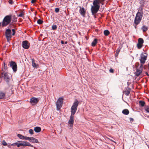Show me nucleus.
<instances>
[{"label":"nucleus","instance_id":"nucleus-24","mask_svg":"<svg viewBox=\"0 0 149 149\" xmlns=\"http://www.w3.org/2000/svg\"><path fill=\"white\" fill-rule=\"evenodd\" d=\"M34 130L36 132H40L41 129L40 127H36L34 128Z\"/></svg>","mask_w":149,"mask_h":149},{"label":"nucleus","instance_id":"nucleus-50","mask_svg":"<svg viewBox=\"0 0 149 149\" xmlns=\"http://www.w3.org/2000/svg\"><path fill=\"white\" fill-rule=\"evenodd\" d=\"M104 0H102V1H104Z\"/></svg>","mask_w":149,"mask_h":149},{"label":"nucleus","instance_id":"nucleus-15","mask_svg":"<svg viewBox=\"0 0 149 149\" xmlns=\"http://www.w3.org/2000/svg\"><path fill=\"white\" fill-rule=\"evenodd\" d=\"M80 8L79 10V12L80 13L81 15L83 17H85V14L86 12V10L83 7L81 8V7H80Z\"/></svg>","mask_w":149,"mask_h":149},{"label":"nucleus","instance_id":"nucleus-45","mask_svg":"<svg viewBox=\"0 0 149 149\" xmlns=\"http://www.w3.org/2000/svg\"><path fill=\"white\" fill-rule=\"evenodd\" d=\"M137 26V25H136V24H135V26H134V27H135V28L136 29V26Z\"/></svg>","mask_w":149,"mask_h":149},{"label":"nucleus","instance_id":"nucleus-46","mask_svg":"<svg viewBox=\"0 0 149 149\" xmlns=\"http://www.w3.org/2000/svg\"><path fill=\"white\" fill-rule=\"evenodd\" d=\"M65 44H67V41L65 42Z\"/></svg>","mask_w":149,"mask_h":149},{"label":"nucleus","instance_id":"nucleus-36","mask_svg":"<svg viewBox=\"0 0 149 149\" xmlns=\"http://www.w3.org/2000/svg\"><path fill=\"white\" fill-rule=\"evenodd\" d=\"M109 72L111 73H113L114 72L113 70V69L111 68L109 70Z\"/></svg>","mask_w":149,"mask_h":149},{"label":"nucleus","instance_id":"nucleus-20","mask_svg":"<svg viewBox=\"0 0 149 149\" xmlns=\"http://www.w3.org/2000/svg\"><path fill=\"white\" fill-rule=\"evenodd\" d=\"M31 60H32V63L33 67L34 68L38 67V65L36 64L35 60L33 58L31 59Z\"/></svg>","mask_w":149,"mask_h":149},{"label":"nucleus","instance_id":"nucleus-14","mask_svg":"<svg viewBox=\"0 0 149 149\" xmlns=\"http://www.w3.org/2000/svg\"><path fill=\"white\" fill-rule=\"evenodd\" d=\"M74 121V115H71L70 117V119L68 121V123L70 124L71 127L73 126Z\"/></svg>","mask_w":149,"mask_h":149},{"label":"nucleus","instance_id":"nucleus-8","mask_svg":"<svg viewBox=\"0 0 149 149\" xmlns=\"http://www.w3.org/2000/svg\"><path fill=\"white\" fill-rule=\"evenodd\" d=\"M147 56V55L146 53H144L141 54V58L140 60L141 63L142 64H143L145 63Z\"/></svg>","mask_w":149,"mask_h":149},{"label":"nucleus","instance_id":"nucleus-4","mask_svg":"<svg viewBox=\"0 0 149 149\" xmlns=\"http://www.w3.org/2000/svg\"><path fill=\"white\" fill-rule=\"evenodd\" d=\"M79 103V102L77 100L74 102L71 108V115H74L77 111Z\"/></svg>","mask_w":149,"mask_h":149},{"label":"nucleus","instance_id":"nucleus-13","mask_svg":"<svg viewBox=\"0 0 149 149\" xmlns=\"http://www.w3.org/2000/svg\"><path fill=\"white\" fill-rule=\"evenodd\" d=\"M30 142L32 143H39L38 140L34 137H27V139Z\"/></svg>","mask_w":149,"mask_h":149},{"label":"nucleus","instance_id":"nucleus-16","mask_svg":"<svg viewBox=\"0 0 149 149\" xmlns=\"http://www.w3.org/2000/svg\"><path fill=\"white\" fill-rule=\"evenodd\" d=\"M2 75L4 78V80L7 83L9 81V77L8 74L6 73H5L4 74H2Z\"/></svg>","mask_w":149,"mask_h":149},{"label":"nucleus","instance_id":"nucleus-48","mask_svg":"<svg viewBox=\"0 0 149 149\" xmlns=\"http://www.w3.org/2000/svg\"><path fill=\"white\" fill-rule=\"evenodd\" d=\"M1 23H0V26H1Z\"/></svg>","mask_w":149,"mask_h":149},{"label":"nucleus","instance_id":"nucleus-34","mask_svg":"<svg viewBox=\"0 0 149 149\" xmlns=\"http://www.w3.org/2000/svg\"><path fill=\"white\" fill-rule=\"evenodd\" d=\"M55 11L56 13H57L59 12V9L58 8H56Z\"/></svg>","mask_w":149,"mask_h":149},{"label":"nucleus","instance_id":"nucleus-5","mask_svg":"<svg viewBox=\"0 0 149 149\" xmlns=\"http://www.w3.org/2000/svg\"><path fill=\"white\" fill-rule=\"evenodd\" d=\"M17 146L18 147H20V146H28L33 147V146L31 145L29 143L24 141H18Z\"/></svg>","mask_w":149,"mask_h":149},{"label":"nucleus","instance_id":"nucleus-47","mask_svg":"<svg viewBox=\"0 0 149 149\" xmlns=\"http://www.w3.org/2000/svg\"><path fill=\"white\" fill-rule=\"evenodd\" d=\"M111 141L113 142H114L115 143H116V142L114 141H112V140H111Z\"/></svg>","mask_w":149,"mask_h":149},{"label":"nucleus","instance_id":"nucleus-33","mask_svg":"<svg viewBox=\"0 0 149 149\" xmlns=\"http://www.w3.org/2000/svg\"><path fill=\"white\" fill-rule=\"evenodd\" d=\"M29 132L31 134H33V131L31 129H30L29 130Z\"/></svg>","mask_w":149,"mask_h":149},{"label":"nucleus","instance_id":"nucleus-29","mask_svg":"<svg viewBox=\"0 0 149 149\" xmlns=\"http://www.w3.org/2000/svg\"><path fill=\"white\" fill-rule=\"evenodd\" d=\"M140 12V13H142V15H143V8L141 6H140L139 8L138 12Z\"/></svg>","mask_w":149,"mask_h":149},{"label":"nucleus","instance_id":"nucleus-18","mask_svg":"<svg viewBox=\"0 0 149 149\" xmlns=\"http://www.w3.org/2000/svg\"><path fill=\"white\" fill-rule=\"evenodd\" d=\"M17 136L20 139H22V140H27V136H25L21 134H18L17 135Z\"/></svg>","mask_w":149,"mask_h":149},{"label":"nucleus","instance_id":"nucleus-9","mask_svg":"<svg viewBox=\"0 0 149 149\" xmlns=\"http://www.w3.org/2000/svg\"><path fill=\"white\" fill-rule=\"evenodd\" d=\"M10 67L12 68L13 71L16 72L17 70V66L16 63L15 62L11 61L10 62Z\"/></svg>","mask_w":149,"mask_h":149},{"label":"nucleus","instance_id":"nucleus-35","mask_svg":"<svg viewBox=\"0 0 149 149\" xmlns=\"http://www.w3.org/2000/svg\"><path fill=\"white\" fill-rule=\"evenodd\" d=\"M12 31L13 32L12 35L13 36H14L15 35V30L14 29H12Z\"/></svg>","mask_w":149,"mask_h":149},{"label":"nucleus","instance_id":"nucleus-44","mask_svg":"<svg viewBox=\"0 0 149 149\" xmlns=\"http://www.w3.org/2000/svg\"><path fill=\"white\" fill-rule=\"evenodd\" d=\"M4 68H6V67H7V66H6V65H5V63H4Z\"/></svg>","mask_w":149,"mask_h":149},{"label":"nucleus","instance_id":"nucleus-10","mask_svg":"<svg viewBox=\"0 0 149 149\" xmlns=\"http://www.w3.org/2000/svg\"><path fill=\"white\" fill-rule=\"evenodd\" d=\"M22 46L24 48L28 49L30 46V43L27 40L23 41L22 43Z\"/></svg>","mask_w":149,"mask_h":149},{"label":"nucleus","instance_id":"nucleus-21","mask_svg":"<svg viewBox=\"0 0 149 149\" xmlns=\"http://www.w3.org/2000/svg\"><path fill=\"white\" fill-rule=\"evenodd\" d=\"M24 10H22L21 11V12L19 15L17 16L18 17H24Z\"/></svg>","mask_w":149,"mask_h":149},{"label":"nucleus","instance_id":"nucleus-39","mask_svg":"<svg viewBox=\"0 0 149 149\" xmlns=\"http://www.w3.org/2000/svg\"><path fill=\"white\" fill-rule=\"evenodd\" d=\"M36 1V0H32L31 1V3H34Z\"/></svg>","mask_w":149,"mask_h":149},{"label":"nucleus","instance_id":"nucleus-3","mask_svg":"<svg viewBox=\"0 0 149 149\" xmlns=\"http://www.w3.org/2000/svg\"><path fill=\"white\" fill-rule=\"evenodd\" d=\"M11 17L10 15H7L4 18L2 24L3 26H6L9 24L11 20Z\"/></svg>","mask_w":149,"mask_h":149},{"label":"nucleus","instance_id":"nucleus-41","mask_svg":"<svg viewBox=\"0 0 149 149\" xmlns=\"http://www.w3.org/2000/svg\"><path fill=\"white\" fill-rule=\"evenodd\" d=\"M61 42L62 44H64V41L63 40H61Z\"/></svg>","mask_w":149,"mask_h":149},{"label":"nucleus","instance_id":"nucleus-28","mask_svg":"<svg viewBox=\"0 0 149 149\" xmlns=\"http://www.w3.org/2000/svg\"><path fill=\"white\" fill-rule=\"evenodd\" d=\"M142 29L143 32L146 31L148 30V28L145 26H143L141 28Z\"/></svg>","mask_w":149,"mask_h":149},{"label":"nucleus","instance_id":"nucleus-51","mask_svg":"<svg viewBox=\"0 0 149 149\" xmlns=\"http://www.w3.org/2000/svg\"><path fill=\"white\" fill-rule=\"evenodd\" d=\"M148 117L149 118V116H148Z\"/></svg>","mask_w":149,"mask_h":149},{"label":"nucleus","instance_id":"nucleus-40","mask_svg":"<svg viewBox=\"0 0 149 149\" xmlns=\"http://www.w3.org/2000/svg\"><path fill=\"white\" fill-rule=\"evenodd\" d=\"M130 121H133L134 120V119L133 118H130Z\"/></svg>","mask_w":149,"mask_h":149},{"label":"nucleus","instance_id":"nucleus-11","mask_svg":"<svg viewBox=\"0 0 149 149\" xmlns=\"http://www.w3.org/2000/svg\"><path fill=\"white\" fill-rule=\"evenodd\" d=\"M144 41L142 38H139L138 40V43L137 44V47L139 49H140L143 46V44Z\"/></svg>","mask_w":149,"mask_h":149},{"label":"nucleus","instance_id":"nucleus-37","mask_svg":"<svg viewBox=\"0 0 149 149\" xmlns=\"http://www.w3.org/2000/svg\"><path fill=\"white\" fill-rule=\"evenodd\" d=\"M3 145L4 146H6L7 145V143L5 141H3Z\"/></svg>","mask_w":149,"mask_h":149},{"label":"nucleus","instance_id":"nucleus-25","mask_svg":"<svg viewBox=\"0 0 149 149\" xmlns=\"http://www.w3.org/2000/svg\"><path fill=\"white\" fill-rule=\"evenodd\" d=\"M97 42V39H95L91 43V45L93 47H94L95 46Z\"/></svg>","mask_w":149,"mask_h":149},{"label":"nucleus","instance_id":"nucleus-1","mask_svg":"<svg viewBox=\"0 0 149 149\" xmlns=\"http://www.w3.org/2000/svg\"><path fill=\"white\" fill-rule=\"evenodd\" d=\"M102 2L100 0H94L93 2V6H91V11L93 15L97 13L100 8V3Z\"/></svg>","mask_w":149,"mask_h":149},{"label":"nucleus","instance_id":"nucleus-22","mask_svg":"<svg viewBox=\"0 0 149 149\" xmlns=\"http://www.w3.org/2000/svg\"><path fill=\"white\" fill-rule=\"evenodd\" d=\"M122 113L124 115H127L129 113V111L128 109H125L123 110L122 111Z\"/></svg>","mask_w":149,"mask_h":149},{"label":"nucleus","instance_id":"nucleus-30","mask_svg":"<svg viewBox=\"0 0 149 149\" xmlns=\"http://www.w3.org/2000/svg\"><path fill=\"white\" fill-rule=\"evenodd\" d=\"M37 22L38 24H42L43 23V21L40 19H38L37 21Z\"/></svg>","mask_w":149,"mask_h":149},{"label":"nucleus","instance_id":"nucleus-49","mask_svg":"<svg viewBox=\"0 0 149 149\" xmlns=\"http://www.w3.org/2000/svg\"><path fill=\"white\" fill-rule=\"evenodd\" d=\"M148 66L149 69V64H148Z\"/></svg>","mask_w":149,"mask_h":149},{"label":"nucleus","instance_id":"nucleus-23","mask_svg":"<svg viewBox=\"0 0 149 149\" xmlns=\"http://www.w3.org/2000/svg\"><path fill=\"white\" fill-rule=\"evenodd\" d=\"M5 96V93L2 91H0V99H3Z\"/></svg>","mask_w":149,"mask_h":149},{"label":"nucleus","instance_id":"nucleus-42","mask_svg":"<svg viewBox=\"0 0 149 149\" xmlns=\"http://www.w3.org/2000/svg\"><path fill=\"white\" fill-rule=\"evenodd\" d=\"M9 3L10 4H12V1L11 0H10L9 1Z\"/></svg>","mask_w":149,"mask_h":149},{"label":"nucleus","instance_id":"nucleus-27","mask_svg":"<svg viewBox=\"0 0 149 149\" xmlns=\"http://www.w3.org/2000/svg\"><path fill=\"white\" fill-rule=\"evenodd\" d=\"M104 33L105 36H108L110 32L108 30H106L104 31Z\"/></svg>","mask_w":149,"mask_h":149},{"label":"nucleus","instance_id":"nucleus-26","mask_svg":"<svg viewBox=\"0 0 149 149\" xmlns=\"http://www.w3.org/2000/svg\"><path fill=\"white\" fill-rule=\"evenodd\" d=\"M139 103L140 106L141 107H143L144 106L145 103V102L141 100L139 101Z\"/></svg>","mask_w":149,"mask_h":149},{"label":"nucleus","instance_id":"nucleus-43","mask_svg":"<svg viewBox=\"0 0 149 149\" xmlns=\"http://www.w3.org/2000/svg\"><path fill=\"white\" fill-rule=\"evenodd\" d=\"M146 74L147 75L149 76V74H148L147 72H146Z\"/></svg>","mask_w":149,"mask_h":149},{"label":"nucleus","instance_id":"nucleus-2","mask_svg":"<svg viewBox=\"0 0 149 149\" xmlns=\"http://www.w3.org/2000/svg\"><path fill=\"white\" fill-rule=\"evenodd\" d=\"M143 16L142 13L140 12H138L136 14L134 19L135 24L137 25L141 22Z\"/></svg>","mask_w":149,"mask_h":149},{"label":"nucleus","instance_id":"nucleus-7","mask_svg":"<svg viewBox=\"0 0 149 149\" xmlns=\"http://www.w3.org/2000/svg\"><path fill=\"white\" fill-rule=\"evenodd\" d=\"M5 35L7 41L9 42L12 37L11 32L10 29H7L5 32Z\"/></svg>","mask_w":149,"mask_h":149},{"label":"nucleus","instance_id":"nucleus-19","mask_svg":"<svg viewBox=\"0 0 149 149\" xmlns=\"http://www.w3.org/2000/svg\"><path fill=\"white\" fill-rule=\"evenodd\" d=\"M130 88L127 87L126 88L125 91H124V93L126 95L128 96L130 93Z\"/></svg>","mask_w":149,"mask_h":149},{"label":"nucleus","instance_id":"nucleus-38","mask_svg":"<svg viewBox=\"0 0 149 149\" xmlns=\"http://www.w3.org/2000/svg\"><path fill=\"white\" fill-rule=\"evenodd\" d=\"M17 142L13 143L11 144V146H16L17 145Z\"/></svg>","mask_w":149,"mask_h":149},{"label":"nucleus","instance_id":"nucleus-6","mask_svg":"<svg viewBox=\"0 0 149 149\" xmlns=\"http://www.w3.org/2000/svg\"><path fill=\"white\" fill-rule=\"evenodd\" d=\"M63 98L61 97L59 98L57 100L56 104L57 110H59L62 107L63 103Z\"/></svg>","mask_w":149,"mask_h":149},{"label":"nucleus","instance_id":"nucleus-17","mask_svg":"<svg viewBox=\"0 0 149 149\" xmlns=\"http://www.w3.org/2000/svg\"><path fill=\"white\" fill-rule=\"evenodd\" d=\"M142 67V65L141 66H140V68H141V69L139 70L137 69L136 71V72L135 75L137 76H139L140 74L141 73L142 71V69L141 68V67Z\"/></svg>","mask_w":149,"mask_h":149},{"label":"nucleus","instance_id":"nucleus-32","mask_svg":"<svg viewBox=\"0 0 149 149\" xmlns=\"http://www.w3.org/2000/svg\"><path fill=\"white\" fill-rule=\"evenodd\" d=\"M145 110L148 113H149V105L145 108Z\"/></svg>","mask_w":149,"mask_h":149},{"label":"nucleus","instance_id":"nucleus-31","mask_svg":"<svg viewBox=\"0 0 149 149\" xmlns=\"http://www.w3.org/2000/svg\"><path fill=\"white\" fill-rule=\"evenodd\" d=\"M57 27L56 25H53L52 26V29L53 30H56L57 29Z\"/></svg>","mask_w":149,"mask_h":149},{"label":"nucleus","instance_id":"nucleus-12","mask_svg":"<svg viewBox=\"0 0 149 149\" xmlns=\"http://www.w3.org/2000/svg\"><path fill=\"white\" fill-rule=\"evenodd\" d=\"M39 101L38 99L37 98L33 97L30 99V102L33 105L37 104Z\"/></svg>","mask_w":149,"mask_h":149}]
</instances>
